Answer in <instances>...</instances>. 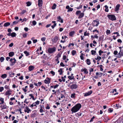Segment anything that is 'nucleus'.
<instances>
[{"label":"nucleus","instance_id":"39","mask_svg":"<svg viewBox=\"0 0 123 123\" xmlns=\"http://www.w3.org/2000/svg\"><path fill=\"white\" fill-rule=\"evenodd\" d=\"M31 110L30 109L26 110L25 109L24 111L25 112H27L28 113H29L30 111H31Z\"/></svg>","mask_w":123,"mask_h":123},{"label":"nucleus","instance_id":"57","mask_svg":"<svg viewBox=\"0 0 123 123\" xmlns=\"http://www.w3.org/2000/svg\"><path fill=\"white\" fill-rule=\"evenodd\" d=\"M80 11H77L76 12V14L77 15H78L79 13H80Z\"/></svg>","mask_w":123,"mask_h":123},{"label":"nucleus","instance_id":"46","mask_svg":"<svg viewBox=\"0 0 123 123\" xmlns=\"http://www.w3.org/2000/svg\"><path fill=\"white\" fill-rule=\"evenodd\" d=\"M4 59V58L3 57H0V62H3Z\"/></svg>","mask_w":123,"mask_h":123},{"label":"nucleus","instance_id":"1","mask_svg":"<svg viewBox=\"0 0 123 123\" xmlns=\"http://www.w3.org/2000/svg\"><path fill=\"white\" fill-rule=\"evenodd\" d=\"M81 107V105L78 104L73 107L71 109V111L73 113H75L79 111Z\"/></svg>","mask_w":123,"mask_h":123},{"label":"nucleus","instance_id":"3","mask_svg":"<svg viewBox=\"0 0 123 123\" xmlns=\"http://www.w3.org/2000/svg\"><path fill=\"white\" fill-rule=\"evenodd\" d=\"M56 49L54 47L53 48H49L48 49V51L49 53H52L55 51Z\"/></svg>","mask_w":123,"mask_h":123},{"label":"nucleus","instance_id":"14","mask_svg":"<svg viewBox=\"0 0 123 123\" xmlns=\"http://www.w3.org/2000/svg\"><path fill=\"white\" fill-rule=\"evenodd\" d=\"M38 5L39 6H42L43 4L42 0H38Z\"/></svg>","mask_w":123,"mask_h":123},{"label":"nucleus","instance_id":"17","mask_svg":"<svg viewBox=\"0 0 123 123\" xmlns=\"http://www.w3.org/2000/svg\"><path fill=\"white\" fill-rule=\"evenodd\" d=\"M57 18L58 19V21L60 22L61 23L63 22V21L62 19L60 16H59L57 17Z\"/></svg>","mask_w":123,"mask_h":123},{"label":"nucleus","instance_id":"36","mask_svg":"<svg viewBox=\"0 0 123 123\" xmlns=\"http://www.w3.org/2000/svg\"><path fill=\"white\" fill-rule=\"evenodd\" d=\"M106 34L107 35H109L111 33L110 31L108 30H107V31H106Z\"/></svg>","mask_w":123,"mask_h":123},{"label":"nucleus","instance_id":"32","mask_svg":"<svg viewBox=\"0 0 123 123\" xmlns=\"http://www.w3.org/2000/svg\"><path fill=\"white\" fill-rule=\"evenodd\" d=\"M56 5L55 4H54L52 7V8L53 9H55L56 7Z\"/></svg>","mask_w":123,"mask_h":123},{"label":"nucleus","instance_id":"44","mask_svg":"<svg viewBox=\"0 0 123 123\" xmlns=\"http://www.w3.org/2000/svg\"><path fill=\"white\" fill-rule=\"evenodd\" d=\"M76 51L74 50H73V51H72V55H74L75 54H76Z\"/></svg>","mask_w":123,"mask_h":123},{"label":"nucleus","instance_id":"53","mask_svg":"<svg viewBox=\"0 0 123 123\" xmlns=\"http://www.w3.org/2000/svg\"><path fill=\"white\" fill-rule=\"evenodd\" d=\"M30 87L31 88H32L34 87V86L33 84H30Z\"/></svg>","mask_w":123,"mask_h":123},{"label":"nucleus","instance_id":"31","mask_svg":"<svg viewBox=\"0 0 123 123\" xmlns=\"http://www.w3.org/2000/svg\"><path fill=\"white\" fill-rule=\"evenodd\" d=\"M61 57V55L59 53H58L57 55L55 57V59L56 58L58 59V58L60 57Z\"/></svg>","mask_w":123,"mask_h":123},{"label":"nucleus","instance_id":"55","mask_svg":"<svg viewBox=\"0 0 123 123\" xmlns=\"http://www.w3.org/2000/svg\"><path fill=\"white\" fill-rule=\"evenodd\" d=\"M56 24H55L53 25H52L51 26V27L52 29H54V28L56 26Z\"/></svg>","mask_w":123,"mask_h":123},{"label":"nucleus","instance_id":"12","mask_svg":"<svg viewBox=\"0 0 123 123\" xmlns=\"http://www.w3.org/2000/svg\"><path fill=\"white\" fill-rule=\"evenodd\" d=\"M120 6V5L119 4H118L116 6L115 8V11L116 12L117 11L119 10Z\"/></svg>","mask_w":123,"mask_h":123},{"label":"nucleus","instance_id":"28","mask_svg":"<svg viewBox=\"0 0 123 123\" xmlns=\"http://www.w3.org/2000/svg\"><path fill=\"white\" fill-rule=\"evenodd\" d=\"M58 72H60L59 74L60 75H62V68L58 70Z\"/></svg>","mask_w":123,"mask_h":123},{"label":"nucleus","instance_id":"21","mask_svg":"<svg viewBox=\"0 0 123 123\" xmlns=\"http://www.w3.org/2000/svg\"><path fill=\"white\" fill-rule=\"evenodd\" d=\"M14 55V53L13 52H11L9 53V56L12 57Z\"/></svg>","mask_w":123,"mask_h":123},{"label":"nucleus","instance_id":"35","mask_svg":"<svg viewBox=\"0 0 123 123\" xmlns=\"http://www.w3.org/2000/svg\"><path fill=\"white\" fill-rule=\"evenodd\" d=\"M29 96L31 97V98H32L33 100H34L35 99L34 98V97L33 95L32 94H30L29 95Z\"/></svg>","mask_w":123,"mask_h":123},{"label":"nucleus","instance_id":"23","mask_svg":"<svg viewBox=\"0 0 123 123\" xmlns=\"http://www.w3.org/2000/svg\"><path fill=\"white\" fill-rule=\"evenodd\" d=\"M86 62L87 64L88 65H90L91 63L90 60L88 59H86Z\"/></svg>","mask_w":123,"mask_h":123},{"label":"nucleus","instance_id":"6","mask_svg":"<svg viewBox=\"0 0 123 123\" xmlns=\"http://www.w3.org/2000/svg\"><path fill=\"white\" fill-rule=\"evenodd\" d=\"M78 86L76 84H73L70 86V88L71 89H76L77 88Z\"/></svg>","mask_w":123,"mask_h":123},{"label":"nucleus","instance_id":"26","mask_svg":"<svg viewBox=\"0 0 123 123\" xmlns=\"http://www.w3.org/2000/svg\"><path fill=\"white\" fill-rule=\"evenodd\" d=\"M11 91H9V90L8 91H7L6 92V95H11Z\"/></svg>","mask_w":123,"mask_h":123},{"label":"nucleus","instance_id":"43","mask_svg":"<svg viewBox=\"0 0 123 123\" xmlns=\"http://www.w3.org/2000/svg\"><path fill=\"white\" fill-rule=\"evenodd\" d=\"M26 12V11L25 10H23L22 11V12H21L20 14H23L25 13Z\"/></svg>","mask_w":123,"mask_h":123},{"label":"nucleus","instance_id":"33","mask_svg":"<svg viewBox=\"0 0 123 123\" xmlns=\"http://www.w3.org/2000/svg\"><path fill=\"white\" fill-rule=\"evenodd\" d=\"M82 69L84 70V73L86 74H87L88 73V72L87 71V69L86 68H82Z\"/></svg>","mask_w":123,"mask_h":123},{"label":"nucleus","instance_id":"58","mask_svg":"<svg viewBox=\"0 0 123 123\" xmlns=\"http://www.w3.org/2000/svg\"><path fill=\"white\" fill-rule=\"evenodd\" d=\"M13 45V43H11L9 45V47H12Z\"/></svg>","mask_w":123,"mask_h":123},{"label":"nucleus","instance_id":"22","mask_svg":"<svg viewBox=\"0 0 123 123\" xmlns=\"http://www.w3.org/2000/svg\"><path fill=\"white\" fill-rule=\"evenodd\" d=\"M10 25V22H6L4 24V26L5 27H7Z\"/></svg>","mask_w":123,"mask_h":123},{"label":"nucleus","instance_id":"29","mask_svg":"<svg viewBox=\"0 0 123 123\" xmlns=\"http://www.w3.org/2000/svg\"><path fill=\"white\" fill-rule=\"evenodd\" d=\"M24 53L26 55V56H28L30 54L28 52H27V51H25L24 52Z\"/></svg>","mask_w":123,"mask_h":123},{"label":"nucleus","instance_id":"18","mask_svg":"<svg viewBox=\"0 0 123 123\" xmlns=\"http://www.w3.org/2000/svg\"><path fill=\"white\" fill-rule=\"evenodd\" d=\"M19 21V20H17V21H14L13 22V23L11 24V26H12L14 25L17 24L18 23Z\"/></svg>","mask_w":123,"mask_h":123},{"label":"nucleus","instance_id":"60","mask_svg":"<svg viewBox=\"0 0 123 123\" xmlns=\"http://www.w3.org/2000/svg\"><path fill=\"white\" fill-rule=\"evenodd\" d=\"M118 53V52L117 51L115 50L114 51V54L115 55L117 54Z\"/></svg>","mask_w":123,"mask_h":123},{"label":"nucleus","instance_id":"47","mask_svg":"<svg viewBox=\"0 0 123 123\" xmlns=\"http://www.w3.org/2000/svg\"><path fill=\"white\" fill-rule=\"evenodd\" d=\"M46 39V38L45 37H43L41 38V40L43 42H44Z\"/></svg>","mask_w":123,"mask_h":123},{"label":"nucleus","instance_id":"62","mask_svg":"<svg viewBox=\"0 0 123 123\" xmlns=\"http://www.w3.org/2000/svg\"><path fill=\"white\" fill-rule=\"evenodd\" d=\"M60 65L62 67H64L65 66V65H64L62 62L61 63Z\"/></svg>","mask_w":123,"mask_h":123},{"label":"nucleus","instance_id":"37","mask_svg":"<svg viewBox=\"0 0 123 123\" xmlns=\"http://www.w3.org/2000/svg\"><path fill=\"white\" fill-rule=\"evenodd\" d=\"M82 113H81L79 112L78 113L77 115V116L78 117L81 116L82 114Z\"/></svg>","mask_w":123,"mask_h":123},{"label":"nucleus","instance_id":"13","mask_svg":"<svg viewBox=\"0 0 123 123\" xmlns=\"http://www.w3.org/2000/svg\"><path fill=\"white\" fill-rule=\"evenodd\" d=\"M36 111H32V113L31 114V118L34 117L36 115Z\"/></svg>","mask_w":123,"mask_h":123},{"label":"nucleus","instance_id":"25","mask_svg":"<svg viewBox=\"0 0 123 123\" xmlns=\"http://www.w3.org/2000/svg\"><path fill=\"white\" fill-rule=\"evenodd\" d=\"M76 95V94L75 93H73L71 94V98H75V95Z\"/></svg>","mask_w":123,"mask_h":123},{"label":"nucleus","instance_id":"10","mask_svg":"<svg viewBox=\"0 0 123 123\" xmlns=\"http://www.w3.org/2000/svg\"><path fill=\"white\" fill-rule=\"evenodd\" d=\"M47 80H45L44 81L45 83L46 84H49L50 83V79L49 78H46Z\"/></svg>","mask_w":123,"mask_h":123},{"label":"nucleus","instance_id":"41","mask_svg":"<svg viewBox=\"0 0 123 123\" xmlns=\"http://www.w3.org/2000/svg\"><path fill=\"white\" fill-rule=\"evenodd\" d=\"M32 23L33 25L34 26L36 24L37 22L35 20H34L32 22Z\"/></svg>","mask_w":123,"mask_h":123},{"label":"nucleus","instance_id":"61","mask_svg":"<svg viewBox=\"0 0 123 123\" xmlns=\"http://www.w3.org/2000/svg\"><path fill=\"white\" fill-rule=\"evenodd\" d=\"M55 61L56 62H57V64H58L59 62V60L58 59L56 58L55 59Z\"/></svg>","mask_w":123,"mask_h":123},{"label":"nucleus","instance_id":"42","mask_svg":"<svg viewBox=\"0 0 123 123\" xmlns=\"http://www.w3.org/2000/svg\"><path fill=\"white\" fill-rule=\"evenodd\" d=\"M89 33H86V31L85 32H84V36H89Z\"/></svg>","mask_w":123,"mask_h":123},{"label":"nucleus","instance_id":"48","mask_svg":"<svg viewBox=\"0 0 123 123\" xmlns=\"http://www.w3.org/2000/svg\"><path fill=\"white\" fill-rule=\"evenodd\" d=\"M114 34H117V35L116 37L117 36H120V35H119V33L118 32H114L113 33Z\"/></svg>","mask_w":123,"mask_h":123},{"label":"nucleus","instance_id":"5","mask_svg":"<svg viewBox=\"0 0 123 123\" xmlns=\"http://www.w3.org/2000/svg\"><path fill=\"white\" fill-rule=\"evenodd\" d=\"M11 62L10 65L13 66L14 65L15 63L16 62V60L15 58H11L10 60Z\"/></svg>","mask_w":123,"mask_h":123},{"label":"nucleus","instance_id":"51","mask_svg":"<svg viewBox=\"0 0 123 123\" xmlns=\"http://www.w3.org/2000/svg\"><path fill=\"white\" fill-rule=\"evenodd\" d=\"M27 33H25L23 35V37L25 38L27 37Z\"/></svg>","mask_w":123,"mask_h":123},{"label":"nucleus","instance_id":"52","mask_svg":"<svg viewBox=\"0 0 123 123\" xmlns=\"http://www.w3.org/2000/svg\"><path fill=\"white\" fill-rule=\"evenodd\" d=\"M74 46V44L73 43H69L68 45V47H70L71 46Z\"/></svg>","mask_w":123,"mask_h":123},{"label":"nucleus","instance_id":"9","mask_svg":"<svg viewBox=\"0 0 123 123\" xmlns=\"http://www.w3.org/2000/svg\"><path fill=\"white\" fill-rule=\"evenodd\" d=\"M92 91H90L85 94L84 96H87L90 95L92 93Z\"/></svg>","mask_w":123,"mask_h":123},{"label":"nucleus","instance_id":"15","mask_svg":"<svg viewBox=\"0 0 123 123\" xmlns=\"http://www.w3.org/2000/svg\"><path fill=\"white\" fill-rule=\"evenodd\" d=\"M34 68V67L32 66H30L28 67L29 70L30 71L33 70Z\"/></svg>","mask_w":123,"mask_h":123},{"label":"nucleus","instance_id":"2","mask_svg":"<svg viewBox=\"0 0 123 123\" xmlns=\"http://www.w3.org/2000/svg\"><path fill=\"white\" fill-rule=\"evenodd\" d=\"M108 18L112 21L115 20L116 19L115 15H108L107 16Z\"/></svg>","mask_w":123,"mask_h":123},{"label":"nucleus","instance_id":"11","mask_svg":"<svg viewBox=\"0 0 123 123\" xmlns=\"http://www.w3.org/2000/svg\"><path fill=\"white\" fill-rule=\"evenodd\" d=\"M114 106H115V108L116 109H118L119 108H121V106L119 104H116L115 105H114Z\"/></svg>","mask_w":123,"mask_h":123},{"label":"nucleus","instance_id":"50","mask_svg":"<svg viewBox=\"0 0 123 123\" xmlns=\"http://www.w3.org/2000/svg\"><path fill=\"white\" fill-rule=\"evenodd\" d=\"M40 108H41L40 109V110H39L40 112L41 113L43 112L44 111L43 109H42V107H40Z\"/></svg>","mask_w":123,"mask_h":123},{"label":"nucleus","instance_id":"8","mask_svg":"<svg viewBox=\"0 0 123 123\" xmlns=\"http://www.w3.org/2000/svg\"><path fill=\"white\" fill-rule=\"evenodd\" d=\"M58 37L56 36H55L53 39L52 40V42L53 43H56L58 40Z\"/></svg>","mask_w":123,"mask_h":123},{"label":"nucleus","instance_id":"38","mask_svg":"<svg viewBox=\"0 0 123 123\" xmlns=\"http://www.w3.org/2000/svg\"><path fill=\"white\" fill-rule=\"evenodd\" d=\"M26 3L27 4V6H31V3L29 1L27 2Z\"/></svg>","mask_w":123,"mask_h":123},{"label":"nucleus","instance_id":"4","mask_svg":"<svg viewBox=\"0 0 123 123\" xmlns=\"http://www.w3.org/2000/svg\"><path fill=\"white\" fill-rule=\"evenodd\" d=\"M99 24V21L97 20H93L92 23V24L93 26H98Z\"/></svg>","mask_w":123,"mask_h":123},{"label":"nucleus","instance_id":"56","mask_svg":"<svg viewBox=\"0 0 123 123\" xmlns=\"http://www.w3.org/2000/svg\"><path fill=\"white\" fill-rule=\"evenodd\" d=\"M50 73L52 74L53 75H54L55 74V72L53 71H51L50 72Z\"/></svg>","mask_w":123,"mask_h":123},{"label":"nucleus","instance_id":"24","mask_svg":"<svg viewBox=\"0 0 123 123\" xmlns=\"http://www.w3.org/2000/svg\"><path fill=\"white\" fill-rule=\"evenodd\" d=\"M74 31H72L69 32V35L71 37H72L74 33Z\"/></svg>","mask_w":123,"mask_h":123},{"label":"nucleus","instance_id":"64","mask_svg":"<svg viewBox=\"0 0 123 123\" xmlns=\"http://www.w3.org/2000/svg\"><path fill=\"white\" fill-rule=\"evenodd\" d=\"M117 41L118 43H121L122 42V41L120 39H118L117 40Z\"/></svg>","mask_w":123,"mask_h":123},{"label":"nucleus","instance_id":"54","mask_svg":"<svg viewBox=\"0 0 123 123\" xmlns=\"http://www.w3.org/2000/svg\"><path fill=\"white\" fill-rule=\"evenodd\" d=\"M47 106L46 107V109H50V107H49L48 104H47Z\"/></svg>","mask_w":123,"mask_h":123},{"label":"nucleus","instance_id":"30","mask_svg":"<svg viewBox=\"0 0 123 123\" xmlns=\"http://www.w3.org/2000/svg\"><path fill=\"white\" fill-rule=\"evenodd\" d=\"M16 35V33L14 32H13L11 33V36L12 37H15Z\"/></svg>","mask_w":123,"mask_h":123},{"label":"nucleus","instance_id":"59","mask_svg":"<svg viewBox=\"0 0 123 123\" xmlns=\"http://www.w3.org/2000/svg\"><path fill=\"white\" fill-rule=\"evenodd\" d=\"M33 43H36L37 42V39L33 40Z\"/></svg>","mask_w":123,"mask_h":123},{"label":"nucleus","instance_id":"45","mask_svg":"<svg viewBox=\"0 0 123 123\" xmlns=\"http://www.w3.org/2000/svg\"><path fill=\"white\" fill-rule=\"evenodd\" d=\"M108 111L109 112H111L113 110L111 108H110L108 109Z\"/></svg>","mask_w":123,"mask_h":123},{"label":"nucleus","instance_id":"19","mask_svg":"<svg viewBox=\"0 0 123 123\" xmlns=\"http://www.w3.org/2000/svg\"><path fill=\"white\" fill-rule=\"evenodd\" d=\"M6 106L5 105V104L1 105H0V107L2 108V109H5L6 108Z\"/></svg>","mask_w":123,"mask_h":123},{"label":"nucleus","instance_id":"63","mask_svg":"<svg viewBox=\"0 0 123 123\" xmlns=\"http://www.w3.org/2000/svg\"><path fill=\"white\" fill-rule=\"evenodd\" d=\"M120 52L121 53V55L122 56H123V51H122L120 50Z\"/></svg>","mask_w":123,"mask_h":123},{"label":"nucleus","instance_id":"20","mask_svg":"<svg viewBox=\"0 0 123 123\" xmlns=\"http://www.w3.org/2000/svg\"><path fill=\"white\" fill-rule=\"evenodd\" d=\"M9 76L11 77H13L14 74V73H12V72H10L9 73Z\"/></svg>","mask_w":123,"mask_h":123},{"label":"nucleus","instance_id":"34","mask_svg":"<svg viewBox=\"0 0 123 123\" xmlns=\"http://www.w3.org/2000/svg\"><path fill=\"white\" fill-rule=\"evenodd\" d=\"M91 54L92 55H94L95 54V53H96V51L94 50H92L91 51Z\"/></svg>","mask_w":123,"mask_h":123},{"label":"nucleus","instance_id":"27","mask_svg":"<svg viewBox=\"0 0 123 123\" xmlns=\"http://www.w3.org/2000/svg\"><path fill=\"white\" fill-rule=\"evenodd\" d=\"M7 76V75L6 74H2L1 76V77L3 79L6 78Z\"/></svg>","mask_w":123,"mask_h":123},{"label":"nucleus","instance_id":"16","mask_svg":"<svg viewBox=\"0 0 123 123\" xmlns=\"http://www.w3.org/2000/svg\"><path fill=\"white\" fill-rule=\"evenodd\" d=\"M84 16V13H80L78 17V18L80 19L82 18Z\"/></svg>","mask_w":123,"mask_h":123},{"label":"nucleus","instance_id":"7","mask_svg":"<svg viewBox=\"0 0 123 123\" xmlns=\"http://www.w3.org/2000/svg\"><path fill=\"white\" fill-rule=\"evenodd\" d=\"M66 8L68 9L67 11L68 12H72L73 11V8H70L69 6H67L66 7Z\"/></svg>","mask_w":123,"mask_h":123},{"label":"nucleus","instance_id":"49","mask_svg":"<svg viewBox=\"0 0 123 123\" xmlns=\"http://www.w3.org/2000/svg\"><path fill=\"white\" fill-rule=\"evenodd\" d=\"M95 117L94 116H93L91 119L90 121V122H92L93 121V119H94Z\"/></svg>","mask_w":123,"mask_h":123},{"label":"nucleus","instance_id":"40","mask_svg":"<svg viewBox=\"0 0 123 123\" xmlns=\"http://www.w3.org/2000/svg\"><path fill=\"white\" fill-rule=\"evenodd\" d=\"M0 101L1 102V103H0V104H3L4 103V99L3 98H0Z\"/></svg>","mask_w":123,"mask_h":123}]
</instances>
